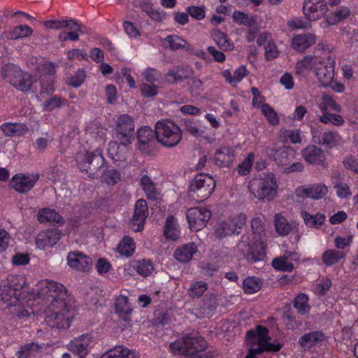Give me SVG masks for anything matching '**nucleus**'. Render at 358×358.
Returning <instances> with one entry per match:
<instances>
[{"mask_svg": "<svg viewBox=\"0 0 358 358\" xmlns=\"http://www.w3.org/2000/svg\"><path fill=\"white\" fill-rule=\"evenodd\" d=\"M27 278L24 275H10L0 285V299L9 306H17L13 314L20 320L31 315V308L21 307L35 296L50 300L45 310V322L52 328L64 329L70 326L71 300L66 287L61 283L47 279L39 281L30 293L27 290Z\"/></svg>", "mask_w": 358, "mask_h": 358, "instance_id": "1", "label": "nucleus"}, {"mask_svg": "<svg viewBox=\"0 0 358 358\" xmlns=\"http://www.w3.org/2000/svg\"><path fill=\"white\" fill-rule=\"evenodd\" d=\"M251 229L258 238L252 242L249 236H242L236 248L241 256L248 262L254 263L262 261L265 256V245L261 238L265 228L260 217H254L251 220Z\"/></svg>", "mask_w": 358, "mask_h": 358, "instance_id": "2", "label": "nucleus"}, {"mask_svg": "<svg viewBox=\"0 0 358 358\" xmlns=\"http://www.w3.org/2000/svg\"><path fill=\"white\" fill-rule=\"evenodd\" d=\"M248 188L256 199L269 201L276 196L278 183L275 176L271 172H267L250 180Z\"/></svg>", "mask_w": 358, "mask_h": 358, "instance_id": "3", "label": "nucleus"}, {"mask_svg": "<svg viewBox=\"0 0 358 358\" xmlns=\"http://www.w3.org/2000/svg\"><path fill=\"white\" fill-rule=\"evenodd\" d=\"M155 136L161 145L166 148H172L177 146L181 141L182 131L173 120L164 119L156 122Z\"/></svg>", "mask_w": 358, "mask_h": 358, "instance_id": "4", "label": "nucleus"}, {"mask_svg": "<svg viewBox=\"0 0 358 358\" xmlns=\"http://www.w3.org/2000/svg\"><path fill=\"white\" fill-rule=\"evenodd\" d=\"M206 345L204 338L196 333L173 342L170 345V350L173 354L182 355L187 358H201L199 352L204 350Z\"/></svg>", "mask_w": 358, "mask_h": 358, "instance_id": "5", "label": "nucleus"}, {"mask_svg": "<svg viewBox=\"0 0 358 358\" xmlns=\"http://www.w3.org/2000/svg\"><path fill=\"white\" fill-rule=\"evenodd\" d=\"M268 329L264 327H257L256 331H250L248 332V338H253L255 343L248 355L245 358H255V356L264 351L278 352L282 348V344L278 341L273 343L269 342L270 338L268 336Z\"/></svg>", "mask_w": 358, "mask_h": 358, "instance_id": "6", "label": "nucleus"}, {"mask_svg": "<svg viewBox=\"0 0 358 358\" xmlns=\"http://www.w3.org/2000/svg\"><path fill=\"white\" fill-rule=\"evenodd\" d=\"M215 187L214 178L208 174L200 173L195 176L190 183L189 195L196 202L207 199Z\"/></svg>", "mask_w": 358, "mask_h": 358, "instance_id": "7", "label": "nucleus"}, {"mask_svg": "<svg viewBox=\"0 0 358 358\" xmlns=\"http://www.w3.org/2000/svg\"><path fill=\"white\" fill-rule=\"evenodd\" d=\"M3 78L14 87L22 92H27L33 84L31 75L23 72L17 66L10 64L3 68Z\"/></svg>", "mask_w": 358, "mask_h": 358, "instance_id": "8", "label": "nucleus"}, {"mask_svg": "<svg viewBox=\"0 0 358 358\" xmlns=\"http://www.w3.org/2000/svg\"><path fill=\"white\" fill-rule=\"evenodd\" d=\"M115 122V138L123 146H128L134 139L135 124L133 118L122 114L116 117Z\"/></svg>", "mask_w": 358, "mask_h": 358, "instance_id": "9", "label": "nucleus"}, {"mask_svg": "<svg viewBox=\"0 0 358 358\" xmlns=\"http://www.w3.org/2000/svg\"><path fill=\"white\" fill-rule=\"evenodd\" d=\"M322 62L315 69V76L324 87L329 86L334 78L335 58L329 52H322Z\"/></svg>", "mask_w": 358, "mask_h": 358, "instance_id": "10", "label": "nucleus"}, {"mask_svg": "<svg viewBox=\"0 0 358 358\" xmlns=\"http://www.w3.org/2000/svg\"><path fill=\"white\" fill-rule=\"evenodd\" d=\"M246 219V215L243 213L230 216L227 220L218 224L215 232L216 236L223 238L232 234H240Z\"/></svg>", "mask_w": 358, "mask_h": 358, "instance_id": "11", "label": "nucleus"}, {"mask_svg": "<svg viewBox=\"0 0 358 358\" xmlns=\"http://www.w3.org/2000/svg\"><path fill=\"white\" fill-rule=\"evenodd\" d=\"M78 169L83 172L92 171L91 166L94 169L101 167L104 163V158L99 150L89 152L85 150H80L75 157Z\"/></svg>", "mask_w": 358, "mask_h": 358, "instance_id": "12", "label": "nucleus"}, {"mask_svg": "<svg viewBox=\"0 0 358 358\" xmlns=\"http://www.w3.org/2000/svg\"><path fill=\"white\" fill-rule=\"evenodd\" d=\"M318 50H316L313 55H306L302 59L299 60L295 66V71L297 75L306 76L311 70L315 72V69L322 62V52L320 50H324L325 45L323 44H318Z\"/></svg>", "mask_w": 358, "mask_h": 358, "instance_id": "13", "label": "nucleus"}, {"mask_svg": "<svg viewBox=\"0 0 358 358\" xmlns=\"http://www.w3.org/2000/svg\"><path fill=\"white\" fill-rule=\"evenodd\" d=\"M210 216V211L203 207L189 208L186 214L190 229L196 231L201 230L206 225Z\"/></svg>", "mask_w": 358, "mask_h": 358, "instance_id": "14", "label": "nucleus"}, {"mask_svg": "<svg viewBox=\"0 0 358 358\" xmlns=\"http://www.w3.org/2000/svg\"><path fill=\"white\" fill-rule=\"evenodd\" d=\"M311 134L315 143L330 148L341 145L343 143V138L337 132L327 131L322 134L320 127H312Z\"/></svg>", "mask_w": 358, "mask_h": 358, "instance_id": "15", "label": "nucleus"}, {"mask_svg": "<svg viewBox=\"0 0 358 358\" xmlns=\"http://www.w3.org/2000/svg\"><path fill=\"white\" fill-rule=\"evenodd\" d=\"M265 155L276 162L278 165H287L294 157V150L290 147L277 149L275 145L266 146Z\"/></svg>", "mask_w": 358, "mask_h": 358, "instance_id": "16", "label": "nucleus"}, {"mask_svg": "<svg viewBox=\"0 0 358 358\" xmlns=\"http://www.w3.org/2000/svg\"><path fill=\"white\" fill-rule=\"evenodd\" d=\"M303 10L309 20L315 21L326 15L328 7L325 0H305Z\"/></svg>", "mask_w": 358, "mask_h": 358, "instance_id": "17", "label": "nucleus"}, {"mask_svg": "<svg viewBox=\"0 0 358 358\" xmlns=\"http://www.w3.org/2000/svg\"><path fill=\"white\" fill-rule=\"evenodd\" d=\"M328 192V187L323 183L301 186L296 188L295 191L297 197H307L315 200L322 199Z\"/></svg>", "mask_w": 358, "mask_h": 358, "instance_id": "18", "label": "nucleus"}, {"mask_svg": "<svg viewBox=\"0 0 358 358\" xmlns=\"http://www.w3.org/2000/svg\"><path fill=\"white\" fill-rule=\"evenodd\" d=\"M61 238L58 229H47L38 233L35 238L36 246L39 250H45L55 246Z\"/></svg>", "mask_w": 358, "mask_h": 358, "instance_id": "19", "label": "nucleus"}, {"mask_svg": "<svg viewBox=\"0 0 358 358\" xmlns=\"http://www.w3.org/2000/svg\"><path fill=\"white\" fill-rule=\"evenodd\" d=\"M39 176L38 173L16 174L12 178V187L18 192L25 193L33 188Z\"/></svg>", "mask_w": 358, "mask_h": 358, "instance_id": "20", "label": "nucleus"}, {"mask_svg": "<svg viewBox=\"0 0 358 358\" xmlns=\"http://www.w3.org/2000/svg\"><path fill=\"white\" fill-rule=\"evenodd\" d=\"M66 260L69 267L83 272L90 271L92 264L88 256L78 251L70 252L66 257Z\"/></svg>", "mask_w": 358, "mask_h": 358, "instance_id": "21", "label": "nucleus"}, {"mask_svg": "<svg viewBox=\"0 0 358 358\" xmlns=\"http://www.w3.org/2000/svg\"><path fill=\"white\" fill-rule=\"evenodd\" d=\"M92 339V336L89 334H83L71 341L67 345V348L71 352L78 355L79 358H85L89 353Z\"/></svg>", "mask_w": 358, "mask_h": 358, "instance_id": "22", "label": "nucleus"}, {"mask_svg": "<svg viewBox=\"0 0 358 358\" xmlns=\"http://www.w3.org/2000/svg\"><path fill=\"white\" fill-rule=\"evenodd\" d=\"M38 71L42 74L41 80L42 91L48 93L52 92L55 90L52 84V76L55 73V64L52 62L43 61Z\"/></svg>", "mask_w": 358, "mask_h": 358, "instance_id": "23", "label": "nucleus"}, {"mask_svg": "<svg viewBox=\"0 0 358 358\" xmlns=\"http://www.w3.org/2000/svg\"><path fill=\"white\" fill-rule=\"evenodd\" d=\"M301 155L309 164L322 166H325L326 164L325 153L321 148L315 145H309L302 150Z\"/></svg>", "mask_w": 358, "mask_h": 358, "instance_id": "24", "label": "nucleus"}, {"mask_svg": "<svg viewBox=\"0 0 358 358\" xmlns=\"http://www.w3.org/2000/svg\"><path fill=\"white\" fill-rule=\"evenodd\" d=\"M148 215L147 203L143 199H138L135 205L134 213L132 217L134 230L139 231L143 229L145 219Z\"/></svg>", "mask_w": 358, "mask_h": 358, "instance_id": "25", "label": "nucleus"}, {"mask_svg": "<svg viewBox=\"0 0 358 358\" xmlns=\"http://www.w3.org/2000/svg\"><path fill=\"white\" fill-rule=\"evenodd\" d=\"M248 73V71L245 65H241L237 67L233 73L230 69H225L221 72V75L224 78L225 83L234 87L241 83Z\"/></svg>", "mask_w": 358, "mask_h": 358, "instance_id": "26", "label": "nucleus"}, {"mask_svg": "<svg viewBox=\"0 0 358 358\" xmlns=\"http://www.w3.org/2000/svg\"><path fill=\"white\" fill-rule=\"evenodd\" d=\"M317 38L315 35L308 33L294 36L291 44L292 47L296 51L303 52L315 44Z\"/></svg>", "mask_w": 358, "mask_h": 358, "instance_id": "27", "label": "nucleus"}, {"mask_svg": "<svg viewBox=\"0 0 358 358\" xmlns=\"http://www.w3.org/2000/svg\"><path fill=\"white\" fill-rule=\"evenodd\" d=\"M234 159V152L229 147H220L213 156L215 163L222 167L229 166Z\"/></svg>", "mask_w": 358, "mask_h": 358, "instance_id": "28", "label": "nucleus"}, {"mask_svg": "<svg viewBox=\"0 0 358 358\" xmlns=\"http://www.w3.org/2000/svg\"><path fill=\"white\" fill-rule=\"evenodd\" d=\"M37 220L40 223H53L62 225L64 223V218L55 210L44 208L40 209L37 214Z\"/></svg>", "mask_w": 358, "mask_h": 358, "instance_id": "29", "label": "nucleus"}, {"mask_svg": "<svg viewBox=\"0 0 358 358\" xmlns=\"http://www.w3.org/2000/svg\"><path fill=\"white\" fill-rule=\"evenodd\" d=\"M197 252V247L193 243H189L178 248L174 252L175 259L182 263L190 261Z\"/></svg>", "mask_w": 358, "mask_h": 358, "instance_id": "30", "label": "nucleus"}, {"mask_svg": "<svg viewBox=\"0 0 358 358\" xmlns=\"http://www.w3.org/2000/svg\"><path fill=\"white\" fill-rule=\"evenodd\" d=\"M115 313L124 320H127L132 311V307L127 296L120 294L115 299Z\"/></svg>", "mask_w": 358, "mask_h": 358, "instance_id": "31", "label": "nucleus"}, {"mask_svg": "<svg viewBox=\"0 0 358 358\" xmlns=\"http://www.w3.org/2000/svg\"><path fill=\"white\" fill-rule=\"evenodd\" d=\"M180 234V231L177 220L173 216L168 217L164 227V235L166 238L176 241L179 238Z\"/></svg>", "mask_w": 358, "mask_h": 358, "instance_id": "32", "label": "nucleus"}, {"mask_svg": "<svg viewBox=\"0 0 358 358\" xmlns=\"http://www.w3.org/2000/svg\"><path fill=\"white\" fill-rule=\"evenodd\" d=\"M100 358H137V355L134 351L119 345L109 350Z\"/></svg>", "mask_w": 358, "mask_h": 358, "instance_id": "33", "label": "nucleus"}, {"mask_svg": "<svg viewBox=\"0 0 358 358\" xmlns=\"http://www.w3.org/2000/svg\"><path fill=\"white\" fill-rule=\"evenodd\" d=\"M211 36L215 43L222 50L231 51L234 48L232 41L224 32L220 30H214Z\"/></svg>", "mask_w": 358, "mask_h": 358, "instance_id": "34", "label": "nucleus"}, {"mask_svg": "<svg viewBox=\"0 0 358 358\" xmlns=\"http://www.w3.org/2000/svg\"><path fill=\"white\" fill-rule=\"evenodd\" d=\"M27 130L25 124L6 122L0 127V131L6 136H20Z\"/></svg>", "mask_w": 358, "mask_h": 358, "instance_id": "35", "label": "nucleus"}, {"mask_svg": "<svg viewBox=\"0 0 358 358\" xmlns=\"http://www.w3.org/2000/svg\"><path fill=\"white\" fill-rule=\"evenodd\" d=\"M345 255V252L341 250L328 249L322 255V262L326 266H331L338 263Z\"/></svg>", "mask_w": 358, "mask_h": 358, "instance_id": "36", "label": "nucleus"}, {"mask_svg": "<svg viewBox=\"0 0 358 358\" xmlns=\"http://www.w3.org/2000/svg\"><path fill=\"white\" fill-rule=\"evenodd\" d=\"M301 217L303 219L304 223L308 227L317 228L322 225L324 220L325 216L322 213L310 214L308 212L303 210L301 213Z\"/></svg>", "mask_w": 358, "mask_h": 358, "instance_id": "37", "label": "nucleus"}, {"mask_svg": "<svg viewBox=\"0 0 358 358\" xmlns=\"http://www.w3.org/2000/svg\"><path fill=\"white\" fill-rule=\"evenodd\" d=\"M274 224L276 232L278 235L285 236L288 235L292 230V226L289 224L287 219L281 214L275 215Z\"/></svg>", "mask_w": 358, "mask_h": 358, "instance_id": "38", "label": "nucleus"}, {"mask_svg": "<svg viewBox=\"0 0 358 358\" xmlns=\"http://www.w3.org/2000/svg\"><path fill=\"white\" fill-rule=\"evenodd\" d=\"M350 15V9L346 6H342L331 12L327 17V21L329 24L334 25L348 18Z\"/></svg>", "mask_w": 358, "mask_h": 358, "instance_id": "39", "label": "nucleus"}, {"mask_svg": "<svg viewBox=\"0 0 358 358\" xmlns=\"http://www.w3.org/2000/svg\"><path fill=\"white\" fill-rule=\"evenodd\" d=\"M141 185L149 199L154 200L157 199V192L155 184L150 177L143 175L141 178Z\"/></svg>", "mask_w": 358, "mask_h": 358, "instance_id": "40", "label": "nucleus"}, {"mask_svg": "<svg viewBox=\"0 0 358 358\" xmlns=\"http://www.w3.org/2000/svg\"><path fill=\"white\" fill-rule=\"evenodd\" d=\"M318 107L322 113L328 112V109L330 108L336 112H341V107L338 104L331 96L328 94H323L321 97L320 101L318 104Z\"/></svg>", "mask_w": 358, "mask_h": 358, "instance_id": "41", "label": "nucleus"}, {"mask_svg": "<svg viewBox=\"0 0 358 358\" xmlns=\"http://www.w3.org/2000/svg\"><path fill=\"white\" fill-rule=\"evenodd\" d=\"M324 335L318 331L308 333L299 339V343L303 347L309 348L317 342L322 341Z\"/></svg>", "mask_w": 358, "mask_h": 358, "instance_id": "42", "label": "nucleus"}, {"mask_svg": "<svg viewBox=\"0 0 358 358\" xmlns=\"http://www.w3.org/2000/svg\"><path fill=\"white\" fill-rule=\"evenodd\" d=\"M133 267L139 275L145 277L150 275L154 269L152 262L147 259L134 262Z\"/></svg>", "mask_w": 358, "mask_h": 358, "instance_id": "43", "label": "nucleus"}, {"mask_svg": "<svg viewBox=\"0 0 358 358\" xmlns=\"http://www.w3.org/2000/svg\"><path fill=\"white\" fill-rule=\"evenodd\" d=\"M127 146H123L120 141L110 142L108 148V155L114 161L120 160V157Z\"/></svg>", "mask_w": 358, "mask_h": 358, "instance_id": "44", "label": "nucleus"}, {"mask_svg": "<svg viewBox=\"0 0 358 358\" xmlns=\"http://www.w3.org/2000/svg\"><path fill=\"white\" fill-rule=\"evenodd\" d=\"M262 287L261 280L256 277L246 278L243 282V289L247 294H254Z\"/></svg>", "mask_w": 358, "mask_h": 358, "instance_id": "45", "label": "nucleus"}, {"mask_svg": "<svg viewBox=\"0 0 358 358\" xmlns=\"http://www.w3.org/2000/svg\"><path fill=\"white\" fill-rule=\"evenodd\" d=\"M272 266L276 270L282 272H290L294 269V265L283 255L280 257L275 258L272 261Z\"/></svg>", "mask_w": 358, "mask_h": 358, "instance_id": "46", "label": "nucleus"}, {"mask_svg": "<svg viewBox=\"0 0 358 358\" xmlns=\"http://www.w3.org/2000/svg\"><path fill=\"white\" fill-rule=\"evenodd\" d=\"M120 173L114 169L104 170L101 176V181L109 185H113L120 180Z\"/></svg>", "mask_w": 358, "mask_h": 358, "instance_id": "47", "label": "nucleus"}, {"mask_svg": "<svg viewBox=\"0 0 358 358\" xmlns=\"http://www.w3.org/2000/svg\"><path fill=\"white\" fill-rule=\"evenodd\" d=\"M118 252L126 257L131 256L135 250V243L130 237H124L119 243Z\"/></svg>", "mask_w": 358, "mask_h": 358, "instance_id": "48", "label": "nucleus"}, {"mask_svg": "<svg viewBox=\"0 0 358 358\" xmlns=\"http://www.w3.org/2000/svg\"><path fill=\"white\" fill-rule=\"evenodd\" d=\"M208 284L203 281L192 282L188 289V294L192 298L200 297L208 289Z\"/></svg>", "mask_w": 358, "mask_h": 358, "instance_id": "49", "label": "nucleus"}, {"mask_svg": "<svg viewBox=\"0 0 358 358\" xmlns=\"http://www.w3.org/2000/svg\"><path fill=\"white\" fill-rule=\"evenodd\" d=\"M260 110L270 124L276 126L279 124L280 119L278 114L270 105L264 104L262 106Z\"/></svg>", "mask_w": 358, "mask_h": 358, "instance_id": "50", "label": "nucleus"}, {"mask_svg": "<svg viewBox=\"0 0 358 358\" xmlns=\"http://www.w3.org/2000/svg\"><path fill=\"white\" fill-rule=\"evenodd\" d=\"M308 301V298L307 295L304 294H300L295 298L294 306L300 314H306L310 310V306Z\"/></svg>", "mask_w": 358, "mask_h": 358, "instance_id": "51", "label": "nucleus"}, {"mask_svg": "<svg viewBox=\"0 0 358 358\" xmlns=\"http://www.w3.org/2000/svg\"><path fill=\"white\" fill-rule=\"evenodd\" d=\"M319 120L322 123H331L336 126L343 125L345 122V120L341 115L338 114L330 113L329 112L322 113Z\"/></svg>", "mask_w": 358, "mask_h": 358, "instance_id": "52", "label": "nucleus"}, {"mask_svg": "<svg viewBox=\"0 0 358 358\" xmlns=\"http://www.w3.org/2000/svg\"><path fill=\"white\" fill-rule=\"evenodd\" d=\"M33 33L32 29L28 25H20L15 27L10 34L11 39H17L28 37Z\"/></svg>", "mask_w": 358, "mask_h": 358, "instance_id": "53", "label": "nucleus"}, {"mask_svg": "<svg viewBox=\"0 0 358 358\" xmlns=\"http://www.w3.org/2000/svg\"><path fill=\"white\" fill-rule=\"evenodd\" d=\"M154 132L148 126L141 127L137 132V138L139 143L145 145L153 138Z\"/></svg>", "mask_w": 358, "mask_h": 358, "instance_id": "54", "label": "nucleus"}, {"mask_svg": "<svg viewBox=\"0 0 358 358\" xmlns=\"http://www.w3.org/2000/svg\"><path fill=\"white\" fill-rule=\"evenodd\" d=\"M41 346L35 343L26 344L20 348L17 355L19 358H28L30 355H34L40 350Z\"/></svg>", "mask_w": 358, "mask_h": 358, "instance_id": "55", "label": "nucleus"}, {"mask_svg": "<svg viewBox=\"0 0 358 358\" xmlns=\"http://www.w3.org/2000/svg\"><path fill=\"white\" fill-rule=\"evenodd\" d=\"M166 41L169 46L173 50H178L180 48L189 49V44L183 38L178 36H169L166 38Z\"/></svg>", "mask_w": 358, "mask_h": 358, "instance_id": "56", "label": "nucleus"}, {"mask_svg": "<svg viewBox=\"0 0 358 358\" xmlns=\"http://www.w3.org/2000/svg\"><path fill=\"white\" fill-rule=\"evenodd\" d=\"M336 195L341 199H346L351 196L352 192L349 185L342 180L336 182L334 186Z\"/></svg>", "mask_w": 358, "mask_h": 358, "instance_id": "57", "label": "nucleus"}, {"mask_svg": "<svg viewBox=\"0 0 358 358\" xmlns=\"http://www.w3.org/2000/svg\"><path fill=\"white\" fill-rule=\"evenodd\" d=\"M142 9L154 21L162 22L166 18V13L158 9H155L150 6H143Z\"/></svg>", "mask_w": 358, "mask_h": 358, "instance_id": "58", "label": "nucleus"}, {"mask_svg": "<svg viewBox=\"0 0 358 358\" xmlns=\"http://www.w3.org/2000/svg\"><path fill=\"white\" fill-rule=\"evenodd\" d=\"M254 159V154L250 152L243 162L238 166V173L242 176L248 174L251 170Z\"/></svg>", "mask_w": 358, "mask_h": 358, "instance_id": "59", "label": "nucleus"}, {"mask_svg": "<svg viewBox=\"0 0 358 358\" xmlns=\"http://www.w3.org/2000/svg\"><path fill=\"white\" fill-rule=\"evenodd\" d=\"M186 11L188 15L196 20H203L206 16V10L203 6H190L187 8Z\"/></svg>", "mask_w": 358, "mask_h": 358, "instance_id": "60", "label": "nucleus"}, {"mask_svg": "<svg viewBox=\"0 0 358 358\" xmlns=\"http://www.w3.org/2000/svg\"><path fill=\"white\" fill-rule=\"evenodd\" d=\"M97 273L103 275L108 273L112 268L110 263L105 258H99L95 264Z\"/></svg>", "mask_w": 358, "mask_h": 358, "instance_id": "61", "label": "nucleus"}, {"mask_svg": "<svg viewBox=\"0 0 358 358\" xmlns=\"http://www.w3.org/2000/svg\"><path fill=\"white\" fill-rule=\"evenodd\" d=\"M251 92L252 94V105L255 108H258L261 109L262 106L266 104L264 103L265 98L262 94V93L259 91V90L255 87H252L251 88Z\"/></svg>", "mask_w": 358, "mask_h": 358, "instance_id": "62", "label": "nucleus"}, {"mask_svg": "<svg viewBox=\"0 0 358 358\" xmlns=\"http://www.w3.org/2000/svg\"><path fill=\"white\" fill-rule=\"evenodd\" d=\"M85 79V73L83 69H78L74 76L70 78L68 80V84L74 87H80Z\"/></svg>", "mask_w": 358, "mask_h": 358, "instance_id": "63", "label": "nucleus"}, {"mask_svg": "<svg viewBox=\"0 0 358 358\" xmlns=\"http://www.w3.org/2000/svg\"><path fill=\"white\" fill-rule=\"evenodd\" d=\"M180 71L181 69L178 67L170 70L165 76L166 80L169 83L182 80L184 76L180 73Z\"/></svg>", "mask_w": 358, "mask_h": 358, "instance_id": "64", "label": "nucleus"}]
</instances>
